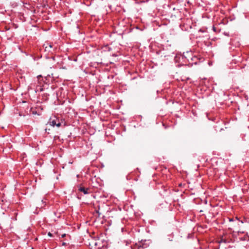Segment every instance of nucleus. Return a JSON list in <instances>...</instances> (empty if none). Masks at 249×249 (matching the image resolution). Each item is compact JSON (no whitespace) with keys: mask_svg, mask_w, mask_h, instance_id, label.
Wrapping results in <instances>:
<instances>
[{"mask_svg":"<svg viewBox=\"0 0 249 249\" xmlns=\"http://www.w3.org/2000/svg\"><path fill=\"white\" fill-rule=\"evenodd\" d=\"M91 249H107V244L106 241L100 239L99 238L92 239L89 243Z\"/></svg>","mask_w":249,"mask_h":249,"instance_id":"nucleus-1","label":"nucleus"},{"mask_svg":"<svg viewBox=\"0 0 249 249\" xmlns=\"http://www.w3.org/2000/svg\"><path fill=\"white\" fill-rule=\"evenodd\" d=\"M49 47L50 48H52V45L51 44L49 45Z\"/></svg>","mask_w":249,"mask_h":249,"instance_id":"nucleus-9","label":"nucleus"},{"mask_svg":"<svg viewBox=\"0 0 249 249\" xmlns=\"http://www.w3.org/2000/svg\"><path fill=\"white\" fill-rule=\"evenodd\" d=\"M42 201L43 202V203H46L45 201H44L43 200H42Z\"/></svg>","mask_w":249,"mask_h":249,"instance_id":"nucleus-13","label":"nucleus"},{"mask_svg":"<svg viewBox=\"0 0 249 249\" xmlns=\"http://www.w3.org/2000/svg\"><path fill=\"white\" fill-rule=\"evenodd\" d=\"M33 114H36V112H33Z\"/></svg>","mask_w":249,"mask_h":249,"instance_id":"nucleus-12","label":"nucleus"},{"mask_svg":"<svg viewBox=\"0 0 249 249\" xmlns=\"http://www.w3.org/2000/svg\"><path fill=\"white\" fill-rule=\"evenodd\" d=\"M65 245V243H63V245Z\"/></svg>","mask_w":249,"mask_h":249,"instance_id":"nucleus-14","label":"nucleus"},{"mask_svg":"<svg viewBox=\"0 0 249 249\" xmlns=\"http://www.w3.org/2000/svg\"><path fill=\"white\" fill-rule=\"evenodd\" d=\"M184 57L189 61L190 59L194 62V63L196 64L197 63L198 58L196 56H193V54L191 52H187L186 55H184Z\"/></svg>","mask_w":249,"mask_h":249,"instance_id":"nucleus-3","label":"nucleus"},{"mask_svg":"<svg viewBox=\"0 0 249 249\" xmlns=\"http://www.w3.org/2000/svg\"><path fill=\"white\" fill-rule=\"evenodd\" d=\"M48 235L49 236H50V237H52V236H53L51 232H48Z\"/></svg>","mask_w":249,"mask_h":249,"instance_id":"nucleus-6","label":"nucleus"},{"mask_svg":"<svg viewBox=\"0 0 249 249\" xmlns=\"http://www.w3.org/2000/svg\"><path fill=\"white\" fill-rule=\"evenodd\" d=\"M65 236H66V234H62V235H61V237H62V238H63V237H65Z\"/></svg>","mask_w":249,"mask_h":249,"instance_id":"nucleus-7","label":"nucleus"},{"mask_svg":"<svg viewBox=\"0 0 249 249\" xmlns=\"http://www.w3.org/2000/svg\"><path fill=\"white\" fill-rule=\"evenodd\" d=\"M44 249H46V248Z\"/></svg>","mask_w":249,"mask_h":249,"instance_id":"nucleus-16","label":"nucleus"},{"mask_svg":"<svg viewBox=\"0 0 249 249\" xmlns=\"http://www.w3.org/2000/svg\"><path fill=\"white\" fill-rule=\"evenodd\" d=\"M78 190L80 192H82L84 195L89 194V189L88 188H85L84 187L79 186H78Z\"/></svg>","mask_w":249,"mask_h":249,"instance_id":"nucleus-4","label":"nucleus"},{"mask_svg":"<svg viewBox=\"0 0 249 249\" xmlns=\"http://www.w3.org/2000/svg\"><path fill=\"white\" fill-rule=\"evenodd\" d=\"M33 114H36V112H33Z\"/></svg>","mask_w":249,"mask_h":249,"instance_id":"nucleus-11","label":"nucleus"},{"mask_svg":"<svg viewBox=\"0 0 249 249\" xmlns=\"http://www.w3.org/2000/svg\"><path fill=\"white\" fill-rule=\"evenodd\" d=\"M235 219H236V220H239V219H238V218L237 217H235Z\"/></svg>","mask_w":249,"mask_h":249,"instance_id":"nucleus-10","label":"nucleus"},{"mask_svg":"<svg viewBox=\"0 0 249 249\" xmlns=\"http://www.w3.org/2000/svg\"><path fill=\"white\" fill-rule=\"evenodd\" d=\"M229 221L231 222V221H233L234 219H233V218H229Z\"/></svg>","mask_w":249,"mask_h":249,"instance_id":"nucleus-5","label":"nucleus"},{"mask_svg":"<svg viewBox=\"0 0 249 249\" xmlns=\"http://www.w3.org/2000/svg\"><path fill=\"white\" fill-rule=\"evenodd\" d=\"M213 30L214 31H215V30H216V28L214 26L213 27Z\"/></svg>","mask_w":249,"mask_h":249,"instance_id":"nucleus-8","label":"nucleus"},{"mask_svg":"<svg viewBox=\"0 0 249 249\" xmlns=\"http://www.w3.org/2000/svg\"><path fill=\"white\" fill-rule=\"evenodd\" d=\"M31 249H34V248H32Z\"/></svg>","mask_w":249,"mask_h":249,"instance_id":"nucleus-15","label":"nucleus"},{"mask_svg":"<svg viewBox=\"0 0 249 249\" xmlns=\"http://www.w3.org/2000/svg\"><path fill=\"white\" fill-rule=\"evenodd\" d=\"M62 123V121L61 119H60L56 116H53L50 118L48 124L53 127L56 126L59 127L61 125Z\"/></svg>","mask_w":249,"mask_h":249,"instance_id":"nucleus-2","label":"nucleus"}]
</instances>
